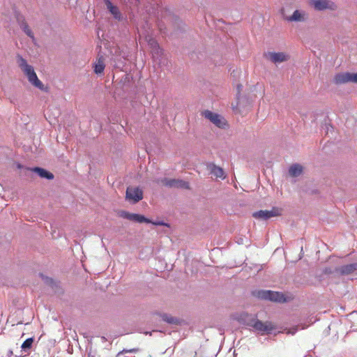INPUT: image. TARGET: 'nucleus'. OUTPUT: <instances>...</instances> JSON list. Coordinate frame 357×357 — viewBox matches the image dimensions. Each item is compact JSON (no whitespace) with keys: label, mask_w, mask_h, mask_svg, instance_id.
<instances>
[{"label":"nucleus","mask_w":357,"mask_h":357,"mask_svg":"<svg viewBox=\"0 0 357 357\" xmlns=\"http://www.w3.org/2000/svg\"><path fill=\"white\" fill-rule=\"evenodd\" d=\"M252 295L260 299L274 302L284 303L287 301L284 295L278 291H273L271 290H257L252 291Z\"/></svg>","instance_id":"1"},{"label":"nucleus","mask_w":357,"mask_h":357,"mask_svg":"<svg viewBox=\"0 0 357 357\" xmlns=\"http://www.w3.org/2000/svg\"><path fill=\"white\" fill-rule=\"evenodd\" d=\"M155 182L158 184H162L169 188H189V183L181 179H169L167 178H155Z\"/></svg>","instance_id":"2"},{"label":"nucleus","mask_w":357,"mask_h":357,"mask_svg":"<svg viewBox=\"0 0 357 357\" xmlns=\"http://www.w3.org/2000/svg\"><path fill=\"white\" fill-rule=\"evenodd\" d=\"M119 215L123 218H125V219H127V220H129L131 221H134L136 222H139V223H142V222L150 223V222H151L155 225H166V224L164 223L163 222H153L149 219L146 218V217H144L142 215H139V214H137V213H129V212H127L125 211H121L119 213Z\"/></svg>","instance_id":"3"},{"label":"nucleus","mask_w":357,"mask_h":357,"mask_svg":"<svg viewBox=\"0 0 357 357\" xmlns=\"http://www.w3.org/2000/svg\"><path fill=\"white\" fill-rule=\"evenodd\" d=\"M126 199L132 203H137L143 199V192L138 187L129 186L126 189Z\"/></svg>","instance_id":"4"},{"label":"nucleus","mask_w":357,"mask_h":357,"mask_svg":"<svg viewBox=\"0 0 357 357\" xmlns=\"http://www.w3.org/2000/svg\"><path fill=\"white\" fill-rule=\"evenodd\" d=\"M311 6L317 10H335L337 8L336 4L331 0H311Z\"/></svg>","instance_id":"5"},{"label":"nucleus","mask_w":357,"mask_h":357,"mask_svg":"<svg viewBox=\"0 0 357 357\" xmlns=\"http://www.w3.org/2000/svg\"><path fill=\"white\" fill-rule=\"evenodd\" d=\"M336 274L337 276L357 275V262L336 267Z\"/></svg>","instance_id":"6"},{"label":"nucleus","mask_w":357,"mask_h":357,"mask_svg":"<svg viewBox=\"0 0 357 357\" xmlns=\"http://www.w3.org/2000/svg\"><path fill=\"white\" fill-rule=\"evenodd\" d=\"M203 115L218 128H222L226 125L225 119L218 114L206 110L203 112Z\"/></svg>","instance_id":"7"},{"label":"nucleus","mask_w":357,"mask_h":357,"mask_svg":"<svg viewBox=\"0 0 357 357\" xmlns=\"http://www.w3.org/2000/svg\"><path fill=\"white\" fill-rule=\"evenodd\" d=\"M248 325L253 327L256 331L261 333L266 332L269 333L274 329L271 323L262 322L257 319H252Z\"/></svg>","instance_id":"8"},{"label":"nucleus","mask_w":357,"mask_h":357,"mask_svg":"<svg viewBox=\"0 0 357 357\" xmlns=\"http://www.w3.org/2000/svg\"><path fill=\"white\" fill-rule=\"evenodd\" d=\"M280 215V213L278 208H273L271 211H259L257 212H255L253 213V217L256 219H260V220H268L273 217H276Z\"/></svg>","instance_id":"9"},{"label":"nucleus","mask_w":357,"mask_h":357,"mask_svg":"<svg viewBox=\"0 0 357 357\" xmlns=\"http://www.w3.org/2000/svg\"><path fill=\"white\" fill-rule=\"evenodd\" d=\"M268 59L273 63H282L287 61L289 59V56L284 52H268L266 54Z\"/></svg>","instance_id":"10"},{"label":"nucleus","mask_w":357,"mask_h":357,"mask_svg":"<svg viewBox=\"0 0 357 357\" xmlns=\"http://www.w3.org/2000/svg\"><path fill=\"white\" fill-rule=\"evenodd\" d=\"M17 63L26 77H29L30 75L35 72L33 66L29 65L26 61L20 55L17 56Z\"/></svg>","instance_id":"11"},{"label":"nucleus","mask_w":357,"mask_h":357,"mask_svg":"<svg viewBox=\"0 0 357 357\" xmlns=\"http://www.w3.org/2000/svg\"><path fill=\"white\" fill-rule=\"evenodd\" d=\"M207 169L210 171V173L215 176L216 178H220L222 179L225 178L223 169L217 166L214 163H208L207 165Z\"/></svg>","instance_id":"12"},{"label":"nucleus","mask_w":357,"mask_h":357,"mask_svg":"<svg viewBox=\"0 0 357 357\" xmlns=\"http://www.w3.org/2000/svg\"><path fill=\"white\" fill-rule=\"evenodd\" d=\"M107 8L109 10L110 13L113 15L114 18L120 21L122 20V15L116 6H114L109 0H104Z\"/></svg>","instance_id":"13"},{"label":"nucleus","mask_w":357,"mask_h":357,"mask_svg":"<svg viewBox=\"0 0 357 357\" xmlns=\"http://www.w3.org/2000/svg\"><path fill=\"white\" fill-rule=\"evenodd\" d=\"M149 45L151 47V53L154 59H160L163 54L162 50L160 47L158 43L154 40H150Z\"/></svg>","instance_id":"14"},{"label":"nucleus","mask_w":357,"mask_h":357,"mask_svg":"<svg viewBox=\"0 0 357 357\" xmlns=\"http://www.w3.org/2000/svg\"><path fill=\"white\" fill-rule=\"evenodd\" d=\"M28 169L30 170L31 172L37 174L40 178H46L48 180H52L54 178V174L43 168L33 167L29 168Z\"/></svg>","instance_id":"15"},{"label":"nucleus","mask_w":357,"mask_h":357,"mask_svg":"<svg viewBox=\"0 0 357 357\" xmlns=\"http://www.w3.org/2000/svg\"><path fill=\"white\" fill-rule=\"evenodd\" d=\"M289 22H303L305 20V13L299 10H296L291 16L287 18Z\"/></svg>","instance_id":"16"},{"label":"nucleus","mask_w":357,"mask_h":357,"mask_svg":"<svg viewBox=\"0 0 357 357\" xmlns=\"http://www.w3.org/2000/svg\"><path fill=\"white\" fill-rule=\"evenodd\" d=\"M349 73H342L335 75L334 77V82L337 84H341L349 82Z\"/></svg>","instance_id":"17"},{"label":"nucleus","mask_w":357,"mask_h":357,"mask_svg":"<svg viewBox=\"0 0 357 357\" xmlns=\"http://www.w3.org/2000/svg\"><path fill=\"white\" fill-rule=\"evenodd\" d=\"M29 82L36 88L43 90V84L38 78L36 73L34 72L29 77H27Z\"/></svg>","instance_id":"18"},{"label":"nucleus","mask_w":357,"mask_h":357,"mask_svg":"<svg viewBox=\"0 0 357 357\" xmlns=\"http://www.w3.org/2000/svg\"><path fill=\"white\" fill-rule=\"evenodd\" d=\"M160 317L161 319H162V321L169 324H178L180 323V321L178 318L176 317H172V315L170 314H166V313H159L158 314Z\"/></svg>","instance_id":"19"},{"label":"nucleus","mask_w":357,"mask_h":357,"mask_svg":"<svg viewBox=\"0 0 357 357\" xmlns=\"http://www.w3.org/2000/svg\"><path fill=\"white\" fill-rule=\"evenodd\" d=\"M303 172V167L299 164H294L289 169V174L293 177L299 176Z\"/></svg>","instance_id":"20"},{"label":"nucleus","mask_w":357,"mask_h":357,"mask_svg":"<svg viewBox=\"0 0 357 357\" xmlns=\"http://www.w3.org/2000/svg\"><path fill=\"white\" fill-rule=\"evenodd\" d=\"M105 65L104 63V59L102 57L98 59L97 61L94 64V72L96 74H100L104 71Z\"/></svg>","instance_id":"21"},{"label":"nucleus","mask_w":357,"mask_h":357,"mask_svg":"<svg viewBox=\"0 0 357 357\" xmlns=\"http://www.w3.org/2000/svg\"><path fill=\"white\" fill-rule=\"evenodd\" d=\"M20 28L22 30L31 38L34 39L33 33L31 29L29 28V25L25 22H22L20 23Z\"/></svg>","instance_id":"22"},{"label":"nucleus","mask_w":357,"mask_h":357,"mask_svg":"<svg viewBox=\"0 0 357 357\" xmlns=\"http://www.w3.org/2000/svg\"><path fill=\"white\" fill-rule=\"evenodd\" d=\"M33 342V338H28L22 343L21 347L24 351H26L27 349H29L31 347Z\"/></svg>","instance_id":"23"},{"label":"nucleus","mask_w":357,"mask_h":357,"mask_svg":"<svg viewBox=\"0 0 357 357\" xmlns=\"http://www.w3.org/2000/svg\"><path fill=\"white\" fill-rule=\"evenodd\" d=\"M323 273L325 275H334L335 276H337L336 274V268H332L329 267H326L323 270Z\"/></svg>","instance_id":"24"},{"label":"nucleus","mask_w":357,"mask_h":357,"mask_svg":"<svg viewBox=\"0 0 357 357\" xmlns=\"http://www.w3.org/2000/svg\"><path fill=\"white\" fill-rule=\"evenodd\" d=\"M349 82L357 83V73H349Z\"/></svg>","instance_id":"25"},{"label":"nucleus","mask_w":357,"mask_h":357,"mask_svg":"<svg viewBox=\"0 0 357 357\" xmlns=\"http://www.w3.org/2000/svg\"><path fill=\"white\" fill-rule=\"evenodd\" d=\"M41 275V277L43 278V279L45 280V282L46 283H49V284H52V282H53L52 279L49 278L47 277L44 278L43 275Z\"/></svg>","instance_id":"26"},{"label":"nucleus","mask_w":357,"mask_h":357,"mask_svg":"<svg viewBox=\"0 0 357 357\" xmlns=\"http://www.w3.org/2000/svg\"><path fill=\"white\" fill-rule=\"evenodd\" d=\"M137 351H138V349H130V350H129V351H128V350H123V351H122V353H123V352H137Z\"/></svg>","instance_id":"27"},{"label":"nucleus","mask_w":357,"mask_h":357,"mask_svg":"<svg viewBox=\"0 0 357 357\" xmlns=\"http://www.w3.org/2000/svg\"><path fill=\"white\" fill-rule=\"evenodd\" d=\"M241 87H242V86H241V84H238V85L237 86L238 93H240V90H241Z\"/></svg>","instance_id":"28"}]
</instances>
